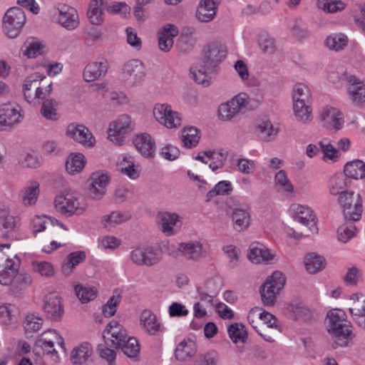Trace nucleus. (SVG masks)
Returning <instances> with one entry per match:
<instances>
[{
	"mask_svg": "<svg viewBox=\"0 0 365 365\" xmlns=\"http://www.w3.org/2000/svg\"><path fill=\"white\" fill-rule=\"evenodd\" d=\"M327 329L336 346L350 345L355 337L353 326L347 320L346 314L340 309H332L327 312Z\"/></svg>",
	"mask_w": 365,
	"mask_h": 365,
	"instance_id": "f257e3e1",
	"label": "nucleus"
},
{
	"mask_svg": "<svg viewBox=\"0 0 365 365\" xmlns=\"http://www.w3.org/2000/svg\"><path fill=\"white\" fill-rule=\"evenodd\" d=\"M43 73L34 72L22 81V93L25 101L31 106L40 104L50 97L53 92V82H46Z\"/></svg>",
	"mask_w": 365,
	"mask_h": 365,
	"instance_id": "f03ea898",
	"label": "nucleus"
},
{
	"mask_svg": "<svg viewBox=\"0 0 365 365\" xmlns=\"http://www.w3.org/2000/svg\"><path fill=\"white\" fill-rule=\"evenodd\" d=\"M53 205L57 212L66 217L81 215L88 207L86 199L77 191L68 188L60 191L56 195Z\"/></svg>",
	"mask_w": 365,
	"mask_h": 365,
	"instance_id": "7ed1b4c3",
	"label": "nucleus"
},
{
	"mask_svg": "<svg viewBox=\"0 0 365 365\" xmlns=\"http://www.w3.org/2000/svg\"><path fill=\"white\" fill-rule=\"evenodd\" d=\"M135 129V123L133 118L123 113L110 120L107 127V139L113 145H124L127 137Z\"/></svg>",
	"mask_w": 365,
	"mask_h": 365,
	"instance_id": "20e7f679",
	"label": "nucleus"
},
{
	"mask_svg": "<svg viewBox=\"0 0 365 365\" xmlns=\"http://www.w3.org/2000/svg\"><path fill=\"white\" fill-rule=\"evenodd\" d=\"M287 284V277L281 271H274L267 276L259 287V294L262 304L265 307H274L278 296Z\"/></svg>",
	"mask_w": 365,
	"mask_h": 365,
	"instance_id": "39448f33",
	"label": "nucleus"
},
{
	"mask_svg": "<svg viewBox=\"0 0 365 365\" xmlns=\"http://www.w3.org/2000/svg\"><path fill=\"white\" fill-rule=\"evenodd\" d=\"M247 321L250 326L267 342H274V339L271 335L262 332L259 329L260 322L268 328L274 329L279 332L282 331V326L277 318L272 313L263 309L262 307H255L252 308L247 314Z\"/></svg>",
	"mask_w": 365,
	"mask_h": 365,
	"instance_id": "423d86ee",
	"label": "nucleus"
},
{
	"mask_svg": "<svg viewBox=\"0 0 365 365\" xmlns=\"http://www.w3.org/2000/svg\"><path fill=\"white\" fill-rule=\"evenodd\" d=\"M154 120L167 129H178L182 125V115L168 103H156L152 110Z\"/></svg>",
	"mask_w": 365,
	"mask_h": 365,
	"instance_id": "0eeeda50",
	"label": "nucleus"
},
{
	"mask_svg": "<svg viewBox=\"0 0 365 365\" xmlns=\"http://www.w3.org/2000/svg\"><path fill=\"white\" fill-rule=\"evenodd\" d=\"M50 20L63 28L72 31L80 24L79 15L77 10L67 4H59L48 11Z\"/></svg>",
	"mask_w": 365,
	"mask_h": 365,
	"instance_id": "6e6552de",
	"label": "nucleus"
},
{
	"mask_svg": "<svg viewBox=\"0 0 365 365\" xmlns=\"http://www.w3.org/2000/svg\"><path fill=\"white\" fill-rule=\"evenodd\" d=\"M26 21L25 13L19 7L9 9L2 19V31L9 39L16 38Z\"/></svg>",
	"mask_w": 365,
	"mask_h": 365,
	"instance_id": "1a4fd4ad",
	"label": "nucleus"
},
{
	"mask_svg": "<svg viewBox=\"0 0 365 365\" xmlns=\"http://www.w3.org/2000/svg\"><path fill=\"white\" fill-rule=\"evenodd\" d=\"M22 107L14 101L0 104V131H11L24 120Z\"/></svg>",
	"mask_w": 365,
	"mask_h": 365,
	"instance_id": "9d476101",
	"label": "nucleus"
},
{
	"mask_svg": "<svg viewBox=\"0 0 365 365\" xmlns=\"http://www.w3.org/2000/svg\"><path fill=\"white\" fill-rule=\"evenodd\" d=\"M65 135L68 138L87 149L93 148L97 143V140L92 131L83 123L76 122L69 123L66 128Z\"/></svg>",
	"mask_w": 365,
	"mask_h": 365,
	"instance_id": "9b49d317",
	"label": "nucleus"
},
{
	"mask_svg": "<svg viewBox=\"0 0 365 365\" xmlns=\"http://www.w3.org/2000/svg\"><path fill=\"white\" fill-rule=\"evenodd\" d=\"M287 212L294 221L308 227L312 233H317V218L310 207L295 202L289 207Z\"/></svg>",
	"mask_w": 365,
	"mask_h": 365,
	"instance_id": "f8f14e48",
	"label": "nucleus"
},
{
	"mask_svg": "<svg viewBox=\"0 0 365 365\" xmlns=\"http://www.w3.org/2000/svg\"><path fill=\"white\" fill-rule=\"evenodd\" d=\"M122 76L128 86L133 87L137 86L141 83L145 78V66L140 59H130L123 65Z\"/></svg>",
	"mask_w": 365,
	"mask_h": 365,
	"instance_id": "ddd939ff",
	"label": "nucleus"
},
{
	"mask_svg": "<svg viewBox=\"0 0 365 365\" xmlns=\"http://www.w3.org/2000/svg\"><path fill=\"white\" fill-rule=\"evenodd\" d=\"M339 202L343 207L344 214L346 219L357 221L361 218L362 202L359 194L353 191L342 193L339 196Z\"/></svg>",
	"mask_w": 365,
	"mask_h": 365,
	"instance_id": "4468645a",
	"label": "nucleus"
},
{
	"mask_svg": "<svg viewBox=\"0 0 365 365\" xmlns=\"http://www.w3.org/2000/svg\"><path fill=\"white\" fill-rule=\"evenodd\" d=\"M319 118L330 130H340L344 124V117L341 110L336 107L327 105L321 108Z\"/></svg>",
	"mask_w": 365,
	"mask_h": 365,
	"instance_id": "2eb2a0df",
	"label": "nucleus"
},
{
	"mask_svg": "<svg viewBox=\"0 0 365 365\" xmlns=\"http://www.w3.org/2000/svg\"><path fill=\"white\" fill-rule=\"evenodd\" d=\"M111 175L106 170H96L91 173L90 180V195L94 200H99L107 192V187L110 182Z\"/></svg>",
	"mask_w": 365,
	"mask_h": 365,
	"instance_id": "dca6fc26",
	"label": "nucleus"
},
{
	"mask_svg": "<svg viewBox=\"0 0 365 365\" xmlns=\"http://www.w3.org/2000/svg\"><path fill=\"white\" fill-rule=\"evenodd\" d=\"M249 259L255 264H273L279 260L277 252L259 242L252 243L249 247Z\"/></svg>",
	"mask_w": 365,
	"mask_h": 365,
	"instance_id": "f3484780",
	"label": "nucleus"
},
{
	"mask_svg": "<svg viewBox=\"0 0 365 365\" xmlns=\"http://www.w3.org/2000/svg\"><path fill=\"white\" fill-rule=\"evenodd\" d=\"M347 96L351 104L356 108L365 109V84L355 76L347 78Z\"/></svg>",
	"mask_w": 365,
	"mask_h": 365,
	"instance_id": "a211bd4d",
	"label": "nucleus"
},
{
	"mask_svg": "<svg viewBox=\"0 0 365 365\" xmlns=\"http://www.w3.org/2000/svg\"><path fill=\"white\" fill-rule=\"evenodd\" d=\"M127 331L122 324L115 320L110 321L103 332V336L106 345L118 349L123 344L128 336Z\"/></svg>",
	"mask_w": 365,
	"mask_h": 365,
	"instance_id": "6ab92c4d",
	"label": "nucleus"
},
{
	"mask_svg": "<svg viewBox=\"0 0 365 365\" xmlns=\"http://www.w3.org/2000/svg\"><path fill=\"white\" fill-rule=\"evenodd\" d=\"M41 195L40 182L36 179L26 181L19 192V198L21 204L26 207L36 205Z\"/></svg>",
	"mask_w": 365,
	"mask_h": 365,
	"instance_id": "aec40b11",
	"label": "nucleus"
},
{
	"mask_svg": "<svg viewBox=\"0 0 365 365\" xmlns=\"http://www.w3.org/2000/svg\"><path fill=\"white\" fill-rule=\"evenodd\" d=\"M117 169L123 175L132 180H137L141 175L142 169L136 164L133 156L123 154L119 156L117 162Z\"/></svg>",
	"mask_w": 365,
	"mask_h": 365,
	"instance_id": "412c9836",
	"label": "nucleus"
},
{
	"mask_svg": "<svg viewBox=\"0 0 365 365\" xmlns=\"http://www.w3.org/2000/svg\"><path fill=\"white\" fill-rule=\"evenodd\" d=\"M190 77L198 84L205 87L210 85L212 80V67L210 63L200 61L191 66Z\"/></svg>",
	"mask_w": 365,
	"mask_h": 365,
	"instance_id": "4be33fe9",
	"label": "nucleus"
},
{
	"mask_svg": "<svg viewBox=\"0 0 365 365\" xmlns=\"http://www.w3.org/2000/svg\"><path fill=\"white\" fill-rule=\"evenodd\" d=\"M158 223L161 231L166 236H171L180 229L182 217L176 212H163L158 215Z\"/></svg>",
	"mask_w": 365,
	"mask_h": 365,
	"instance_id": "5701e85b",
	"label": "nucleus"
},
{
	"mask_svg": "<svg viewBox=\"0 0 365 365\" xmlns=\"http://www.w3.org/2000/svg\"><path fill=\"white\" fill-rule=\"evenodd\" d=\"M254 133L262 140L269 142L277 137L279 129L274 126L268 117L264 116L255 120Z\"/></svg>",
	"mask_w": 365,
	"mask_h": 365,
	"instance_id": "b1692460",
	"label": "nucleus"
},
{
	"mask_svg": "<svg viewBox=\"0 0 365 365\" xmlns=\"http://www.w3.org/2000/svg\"><path fill=\"white\" fill-rule=\"evenodd\" d=\"M133 145L137 150L145 158H153L156 151V143L154 138L147 133L135 135Z\"/></svg>",
	"mask_w": 365,
	"mask_h": 365,
	"instance_id": "393cba45",
	"label": "nucleus"
},
{
	"mask_svg": "<svg viewBox=\"0 0 365 365\" xmlns=\"http://www.w3.org/2000/svg\"><path fill=\"white\" fill-rule=\"evenodd\" d=\"M139 325L143 331L150 335H156L164 329L156 314L149 309H145L141 312Z\"/></svg>",
	"mask_w": 365,
	"mask_h": 365,
	"instance_id": "a878e982",
	"label": "nucleus"
},
{
	"mask_svg": "<svg viewBox=\"0 0 365 365\" xmlns=\"http://www.w3.org/2000/svg\"><path fill=\"white\" fill-rule=\"evenodd\" d=\"M93 348L88 342H82L75 346L71 352V361L75 365H87L92 362Z\"/></svg>",
	"mask_w": 365,
	"mask_h": 365,
	"instance_id": "bb28decb",
	"label": "nucleus"
},
{
	"mask_svg": "<svg viewBox=\"0 0 365 365\" xmlns=\"http://www.w3.org/2000/svg\"><path fill=\"white\" fill-rule=\"evenodd\" d=\"M88 163L86 156L81 152H72L66 159V172L72 176L80 175L83 172Z\"/></svg>",
	"mask_w": 365,
	"mask_h": 365,
	"instance_id": "cd10ccee",
	"label": "nucleus"
},
{
	"mask_svg": "<svg viewBox=\"0 0 365 365\" xmlns=\"http://www.w3.org/2000/svg\"><path fill=\"white\" fill-rule=\"evenodd\" d=\"M179 34L178 28L172 24L163 26L158 31V47L163 52H168L173 48L174 38Z\"/></svg>",
	"mask_w": 365,
	"mask_h": 365,
	"instance_id": "c85d7f7f",
	"label": "nucleus"
},
{
	"mask_svg": "<svg viewBox=\"0 0 365 365\" xmlns=\"http://www.w3.org/2000/svg\"><path fill=\"white\" fill-rule=\"evenodd\" d=\"M43 310L53 320H58L63 314L61 298L57 293L51 292L44 299Z\"/></svg>",
	"mask_w": 365,
	"mask_h": 365,
	"instance_id": "c756f323",
	"label": "nucleus"
},
{
	"mask_svg": "<svg viewBox=\"0 0 365 365\" xmlns=\"http://www.w3.org/2000/svg\"><path fill=\"white\" fill-rule=\"evenodd\" d=\"M230 218L233 228L238 232L246 230L250 225L251 215L247 207H237L231 210Z\"/></svg>",
	"mask_w": 365,
	"mask_h": 365,
	"instance_id": "7c9ffc66",
	"label": "nucleus"
},
{
	"mask_svg": "<svg viewBox=\"0 0 365 365\" xmlns=\"http://www.w3.org/2000/svg\"><path fill=\"white\" fill-rule=\"evenodd\" d=\"M21 264L20 259L15 256L14 258H8L6 260L4 269L0 272V284L4 286L14 284L17 271Z\"/></svg>",
	"mask_w": 365,
	"mask_h": 365,
	"instance_id": "2f4dec72",
	"label": "nucleus"
},
{
	"mask_svg": "<svg viewBox=\"0 0 365 365\" xmlns=\"http://www.w3.org/2000/svg\"><path fill=\"white\" fill-rule=\"evenodd\" d=\"M220 0H202L196 12L197 19L201 22H210L216 15Z\"/></svg>",
	"mask_w": 365,
	"mask_h": 365,
	"instance_id": "473e14b6",
	"label": "nucleus"
},
{
	"mask_svg": "<svg viewBox=\"0 0 365 365\" xmlns=\"http://www.w3.org/2000/svg\"><path fill=\"white\" fill-rule=\"evenodd\" d=\"M108 63L106 61H93L84 68L83 76L86 82H93L107 73Z\"/></svg>",
	"mask_w": 365,
	"mask_h": 365,
	"instance_id": "72a5a7b5",
	"label": "nucleus"
},
{
	"mask_svg": "<svg viewBox=\"0 0 365 365\" xmlns=\"http://www.w3.org/2000/svg\"><path fill=\"white\" fill-rule=\"evenodd\" d=\"M86 259V252L83 250H77L68 254L63 259L61 271L63 275L69 276L77 266L83 263Z\"/></svg>",
	"mask_w": 365,
	"mask_h": 365,
	"instance_id": "f704fd0d",
	"label": "nucleus"
},
{
	"mask_svg": "<svg viewBox=\"0 0 365 365\" xmlns=\"http://www.w3.org/2000/svg\"><path fill=\"white\" fill-rule=\"evenodd\" d=\"M179 138L182 147L192 149L197 147L200 142V130L195 126H185L180 130Z\"/></svg>",
	"mask_w": 365,
	"mask_h": 365,
	"instance_id": "c9c22d12",
	"label": "nucleus"
},
{
	"mask_svg": "<svg viewBox=\"0 0 365 365\" xmlns=\"http://www.w3.org/2000/svg\"><path fill=\"white\" fill-rule=\"evenodd\" d=\"M180 257L187 259L197 260L202 255V245L199 241H189L178 244Z\"/></svg>",
	"mask_w": 365,
	"mask_h": 365,
	"instance_id": "e433bc0d",
	"label": "nucleus"
},
{
	"mask_svg": "<svg viewBox=\"0 0 365 365\" xmlns=\"http://www.w3.org/2000/svg\"><path fill=\"white\" fill-rule=\"evenodd\" d=\"M131 217L128 211L115 210L109 214L104 215L101 220V223L106 229H110L123 224Z\"/></svg>",
	"mask_w": 365,
	"mask_h": 365,
	"instance_id": "4c0bfd02",
	"label": "nucleus"
},
{
	"mask_svg": "<svg viewBox=\"0 0 365 365\" xmlns=\"http://www.w3.org/2000/svg\"><path fill=\"white\" fill-rule=\"evenodd\" d=\"M197 352V345L191 339H185L180 341L175 350V356L180 361L190 359Z\"/></svg>",
	"mask_w": 365,
	"mask_h": 365,
	"instance_id": "58836bf2",
	"label": "nucleus"
},
{
	"mask_svg": "<svg viewBox=\"0 0 365 365\" xmlns=\"http://www.w3.org/2000/svg\"><path fill=\"white\" fill-rule=\"evenodd\" d=\"M77 298L82 304L95 300L98 294V286L88 284H78L74 286Z\"/></svg>",
	"mask_w": 365,
	"mask_h": 365,
	"instance_id": "ea45409f",
	"label": "nucleus"
},
{
	"mask_svg": "<svg viewBox=\"0 0 365 365\" xmlns=\"http://www.w3.org/2000/svg\"><path fill=\"white\" fill-rule=\"evenodd\" d=\"M304 266L309 274H314L325 268L326 260L317 253H307L304 257Z\"/></svg>",
	"mask_w": 365,
	"mask_h": 365,
	"instance_id": "a19ab883",
	"label": "nucleus"
},
{
	"mask_svg": "<svg viewBox=\"0 0 365 365\" xmlns=\"http://www.w3.org/2000/svg\"><path fill=\"white\" fill-rule=\"evenodd\" d=\"M274 184L277 192L282 195L289 196L294 192V186L283 170H279L274 175Z\"/></svg>",
	"mask_w": 365,
	"mask_h": 365,
	"instance_id": "79ce46f5",
	"label": "nucleus"
},
{
	"mask_svg": "<svg viewBox=\"0 0 365 365\" xmlns=\"http://www.w3.org/2000/svg\"><path fill=\"white\" fill-rule=\"evenodd\" d=\"M344 175L353 180H362L365 178V163L359 159L347 162L344 168Z\"/></svg>",
	"mask_w": 365,
	"mask_h": 365,
	"instance_id": "37998d69",
	"label": "nucleus"
},
{
	"mask_svg": "<svg viewBox=\"0 0 365 365\" xmlns=\"http://www.w3.org/2000/svg\"><path fill=\"white\" fill-rule=\"evenodd\" d=\"M292 110L296 120L302 124H309L314 119L310 102L292 105Z\"/></svg>",
	"mask_w": 365,
	"mask_h": 365,
	"instance_id": "c03bdc74",
	"label": "nucleus"
},
{
	"mask_svg": "<svg viewBox=\"0 0 365 365\" xmlns=\"http://www.w3.org/2000/svg\"><path fill=\"white\" fill-rule=\"evenodd\" d=\"M40 114L46 120L58 121L61 118V114L58 112V103L53 98L43 101Z\"/></svg>",
	"mask_w": 365,
	"mask_h": 365,
	"instance_id": "a18cd8bd",
	"label": "nucleus"
},
{
	"mask_svg": "<svg viewBox=\"0 0 365 365\" xmlns=\"http://www.w3.org/2000/svg\"><path fill=\"white\" fill-rule=\"evenodd\" d=\"M46 52V46L45 43L39 39L31 38L26 41L23 55L27 58H35L43 55Z\"/></svg>",
	"mask_w": 365,
	"mask_h": 365,
	"instance_id": "49530a36",
	"label": "nucleus"
},
{
	"mask_svg": "<svg viewBox=\"0 0 365 365\" xmlns=\"http://www.w3.org/2000/svg\"><path fill=\"white\" fill-rule=\"evenodd\" d=\"M103 0H91L87 12L89 21L93 25L99 26L104 21Z\"/></svg>",
	"mask_w": 365,
	"mask_h": 365,
	"instance_id": "de8ad7c7",
	"label": "nucleus"
},
{
	"mask_svg": "<svg viewBox=\"0 0 365 365\" xmlns=\"http://www.w3.org/2000/svg\"><path fill=\"white\" fill-rule=\"evenodd\" d=\"M322 153V160L327 163H335L341 158L339 150L329 140H323L319 143Z\"/></svg>",
	"mask_w": 365,
	"mask_h": 365,
	"instance_id": "09e8293b",
	"label": "nucleus"
},
{
	"mask_svg": "<svg viewBox=\"0 0 365 365\" xmlns=\"http://www.w3.org/2000/svg\"><path fill=\"white\" fill-rule=\"evenodd\" d=\"M143 257L141 266L150 267L161 261L163 258L162 251L155 246L145 245Z\"/></svg>",
	"mask_w": 365,
	"mask_h": 365,
	"instance_id": "8fccbe9b",
	"label": "nucleus"
},
{
	"mask_svg": "<svg viewBox=\"0 0 365 365\" xmlns=\"http://www.w3.org/2000/svg\"><path fill=\"white\" fill-rule=\"evenodd\" d=\"M19 162L24 168L37 169L43 165V158L34 150H25L20 155Z\"/></svg>",
	"mask_w": 365,
	"mask_h": 365,
	"instance_id": "3c124183",
	"label": "nucleus"
},
{
	"mask_svg": "<svg viewBox=\"0 0 365 365\" xmlns=\"http://www.w3.org/2000/svg\"><path fill=\"white\" fill-rule=\"evenodd\" d=\"M211 153L209 167L213 172H217L225 166L228 157V151L224 148H217L211 150Z\"/></svg>",
	"mask_w": 365,
	"mask_h": 365,
	"instance_id": "603ef678",
	"label": "nucleus"
},
{
	"mask_svg": "<svg viewBox=\"0 0 365 365\" xmlns=\"http://www.w3.org/2000/svg\"><path fill=\"white\" fill-rule=\"evenodd\" d=\"M348 41L347 36L344 34H332L327 37L325 45L329 50L339 51L346 46Z\"/></svg>",
	"mask_w": 365,
	"mask_h": 365,
	"instance_id": "864d4df0",
	"label": "nucleus"
},
{
	"mask_svg": "<svg viewBox=\"0 0 365 365\" xmlns=\"http://www.w3.org/2000/svg\"><path fill=\"white\" fill-rule=\"evenodd\" d=\"M227 101L238 114L247 110L250 106V98L246 92H240Z\"/></svg>",
	"mask_w": 365,
	"mask_h": 365,
	"instance_id": "5fc2aeb1",
	"label": "nucleus"
},
{
	"mask_svg": "<svg viewBox=\"0 0 365 365\" xmlns=\"http://www.w3.org/2000/svg\"><path fill=\"white\" fill-rule=\"evenodd\" d=\"M292 105L309 102V90L304 83H296L292 93Z\"/></svg>",
	"mask_w": 365,
	"mask_h": 365,
	"instance_id": "6e6d98bb",
	"label": "nucleus"
},
{
	"mask_svg": "<svg viewBox=\"0 0 365 365\" xmlns=\"http://www.w3.org/2000/svg\"><path fill=\"white\" fill-rule=\"evenodd\" d=\"M318 7L326 13H336L345 9L347 4L342 0H318Z\"/></svg>",
	"mask_w": 365,
	"mask_h": 365,
	"instance_id": "4d7b16f0",
	"label": "nucleus"
},
{
	"mask_svg": "<svg viewBox=\"0 0 365 365\" xmlns=\"http://www.w3.org/2000/svg\"><path fill=\"white\" fill-rule=\"evenodd\" d=\"M227 51L225 46L221 44L213 43L208 46L206 58L207 62L219 63L226 56Z\"/></svg>",
	"mask_w": 365,
	"mask_h": 365,
	"instance_id": "13d9d810",
	"label": "nucleus"
},
{
	"mask_svg": "<svg viewBox=\"0 0 365 365\" xmlns=\"http://www.w3.org/2000/svg\"><path fill=\"white\" fill-rule=\"evenodd\" d=\"M121 349L125 355L129 358L136 359L140 354V345L137 339L134 337L127 336L123 344L118 346Z\"/></svg>",
	"mask_w": 365,
	"mask_h": 365,
	"instance_id": "bf43d9fd",
	"label": "nucleus"
},
{
	"mask_svg": "<svg viewBox=\"0 0 365 365\" xmlns=\"http://www.w3.org/2000/svg\"><path fill=\"white\" fill-rule=\"evenodd\" d=\"M43 319L38 314H29L24 321V328L26 334L38 331L42 327Z\"/></svg>",
	"mask_w": 365,
	"mask_h": 365,
	"instance_id": "052dcab7",
	"label": "nucleus"
},
{
	"mask_svg": "<svg viewBox=\"0 0 365 365\" xmlns=\"http://www.w3.org/2000/svg\"><path fill=\"white\" fill-rule=\"evenodd\" d=\"M346 177L341 175H334L329 182V192L331 195H342L346 192L344 190L347 187Z\"/></svg>",
	"mask_w": 365,
	"mask_h": 365,
	"instance_id": "680f3d73",
	"label": "nucleus"
},
{
	"mask_svg": "<svg viewBox=\"0 0 365 365\" xmlns=\"http://www.w3.org/2000/svg\"><path fill=\"white\" fill-rule=\"evenodd\" d=\"M31 267L34 272L44 277H51L55 274L53 265L46 261H34Z\"/></svg>",
	"mask_w": 365,
	"mask_h": 365,
	"instance_id": "e2e57ef3",
	"label": "nucleus"
},
{
	"mask_svg": "<svg viewBox=\"0 0 365 365\" xmlns=\"http://www.w3.org/2000/svg\"><path fill=\"white\" fill-rule=\"evenodd\" d=\"M228 334L234 343L244 342L247 336L245 326L241 323H235L228 327Z\"/></svg>",
	"mask_w": 365,
	"mask_h": 365,
	"instance_id": "0e129e2a",
	"label": "nucleus"
},
{
	"mask_svg": "<svg viewBox=\"0 0 365 365\" xmlns=\"http://www.w3.org/2000/svg\"><path fill=\"white\" fill-rule=\"evenodd\" d=\"M237 115V112L227 101L221 103L217 108V118L221 121L230 122Z\"/></svg>",
	"mask_w": 365,
	"mask_h": 365,
	"instance_id": "69168bd1",
	"label": "nucleus"
},
{
	"mask_svg": "<svg viewBox=\"0 0 365 365\" xmlns=\"http://www.w3.org/2000/svg\"><path fill=\"white\" fill-rule=\"evenodd\" d=\"M122 241L113 235H103L98 240V247L103 250H115L121 245Z\"/></svg>",
	"mask_w": 365,
	"mask_h": 365,
	"instance_id": "338daca9",
	"label": "nucleus"
},
{
	"mask_svg": "<svg viewBox=\"0 0 365 365\" xmlns=\"http://www.w3.org/2000/svg\"><path fill=\"white\" fill-rule=\"evenodd\" d=\"M337 239L339 241L346 243L356 233V228L352 222H346L337 229Z\"/></svg>",
	"mask_w": 365,
	"mask_h": 365,
	"instance_id": "774afa93",
	"label": "nucleus"
}]
</instances>
